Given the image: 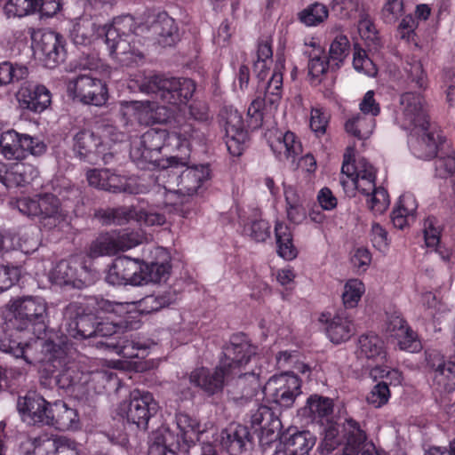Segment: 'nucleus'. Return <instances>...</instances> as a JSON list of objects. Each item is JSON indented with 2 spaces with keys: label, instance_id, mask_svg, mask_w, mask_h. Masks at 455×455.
<instances>
[{
  "label": "nucleus",
  "instance_id": "obj_47",
  "mask_svg": "<svg viewBox=\"0 0 455 455\" xmlns=\"http://www.w3.org/2000/svg\"><path fill=\"white\" fill-rule=\"evenodd\" d=\"M20 141L21 134L14 130L3 132L0 138V153L8 160H20L23 158Z\"/></svg>",
  "mask_w": 455,
  "mask_h": 455
},
{
  "label": "nucleus",
  "instance_id": "obj_14",
  "mask_svg": "<svg viewBox=\"0 0 455 455\" xmlns=\"http://www.w3.org/2000/svg\"><path fill=\"white\" fill-rule=\"evenodd\" d=\"M283 73L274 70L267 83L260 82L258 84V96L248 108V116L254 118L256 123L262 120L263 111L277 108L282 99Z\"/></svg>",
  "mask_w": 455,
  "mask_h": 455
},
{
  "label": "nucleus",
  "instance_id": "obj_43",
  "mask_svg": "<svg viewBox=\"0 0 455 455\" xmlns=\"http://www.w3.org/2000/svg\"><path fill=\"white\" fill-rule=\"evenodd\" d=\"M275 233L278 255L286 260L295 259L298 251L292 243V235L289 227L283 222H276Z\"/></svg>",
  "mask_w": 455,
  "mask_h": 455
},
{
  "label": "nucleus",
  "instance_id": "obj_15",
  "mask_svg": "<svg viewBox=\"0 0 455 455\" xmlns=\"http://www.w3.org/2000/svg\"><path fill=\"white\" fill-rule=\"evenodd\" d=\"M341 167L340 183L347 189L355 188L364 196H370L376 186V170L366 159H359L355 164H350L347 155Z\"/></svg>",
  "mask_w": 455,
  "mask_h": 455
},
{
  "label": "nucleus",
  "instance_id": "obj_21",
  "mask_svg": "<svg viewBox=\"0 0 455 455\" xmlns=\"http://www.w3.org/2000/svg\"><path fill=\"white\" fill-rule=\"evenodd\" d=\"M77 303H70L63 312L61 329L75 339L94 338L96 324L92 315H84Z\"/></svg>",
  "mask_w": 455,
  "mask_h": 455
},
{
  "label": "nucleus",
  "instance_id": "obj_49",
  "mask_svg": "<svg viewBox=\"0 0 455 455\" xmlns=\"http://www.w3.org/2000/svg\"><path fill=\"white\" fill-rule=\"evenodd\" d=\"M272 56L271 44L267 41L259 43L257 60L253 63V71L259 79V84L264 82L268 75L269 67L273 62Z\"/></svg>",
  "mask_w": 455,
  "mask_h": 455
},
{
  "label": "nucleus",
  "instance_id": "obj_63",
  "mask_svg": "<svg viewBox=\"0 0 455 455\" xmlns=\"http://www.w3.org/2000/svg\"><path fill=\"white\" fill-rule=\"evenodd\" d=\"M403 0H387L381 10V17L385 23H395L403 14Z\"/></svg>",
  "mask_w": 455,
  "mask_h": 455
},
{
  "label": "nucleus",
  "instance_id": "obj_36",
  "mask_svg": "<svg viewBox=\"0 0 455 455\" xmlns=\"http://www.w3.org/2000/svg\"><path fill=\"white\" fill-rule=\"evenodd\" d=\"M127 113L132 115L140 124L148 125L160 123L163 120L157 116V111L164 110V107H157L156 103L146 101H130L124 104Z\"/></svg>",
  "mask_w": 455,
  "mask_h": 455
},
{
  "label": "nucleus",
  "instance_id": "obj_4",
  "mask_svg": "<svg viewBox=\"0 0 455 455\" xmlns=\"http://www.w3.org/2000/svg\"><path fill=\"white\" fill-rule=\"evenodd\" d=\"M229 347H235L236 350H240L238 347H244V353L239 352L235 355V361L238 364V372L230 373L228 376L229 392L237 395V398H249L253 396L259 387V372L255 370H247V366L251 362L252 356L256 354V348L251 346L249 341L243 337L235 335L230 339Z\"/></svg>",
  "mask_w": 455,
  "mask_h": 455
},
{
  "label": "nucleus",
  "instance_id": "obj_44",
  "mask_svg": "<svg viewBox=\"0 0 455 455\" xmlns=\"http://www.w3.org/2000/svg\"><path fill=\"white\" fill-rule=\"evenodd\" d=\"M291 455H308L315 443V438L309 431H300L282 440Z\"/></svg>",
  "mask_w": 455,
  "mask_h": 455
},
{
  "label": "nucleus",
  "instance_id": "obj_34",
  "mask_svg": "<svg viewBox=\"0 0 455 455\" xmlns=\"http://www.w3.org/2000/svg\"><path fill=\"white\" fill-rule=\"evenodd\" d=\"M429 365L434 369V382L440 388L447 392L455 389V363L437 359V363L432 362V355L427 357Z\"/></svg>",
  "mask_w": 455,
  "mask_h": 455
},
{
  "label": "nucleus",
  "instance_id": "obj_59",
  "mask_svg": "<svg viewBox=\"0 0 455 455\" xmlns=\"http://www.w3.org/2000/svg\"><path fill=\"white\" fill-rule=\"evenodd\" d=\"M369 209L376 214L383 213L389 205L387 191L382 187H374L370 196H366Z\"/></svg>",
  "mask_w": 455,
  "mask_h": 455
},
{
  "label": "nucleus",
  "instance_id": "obj_20",
  "mask_svg": "<svg viewBox=\"0 0 455 455\" xmlns=\"http://www.w3.org/2000/svg\"><path fill=\"white\" fill-rule=\"evenodd\" d=\"M415 134L409 140L411 153L419 159L430 160L441 151L442 144L448 143L442 131L432 129L429 125L426 129L417 128Z\"/></svg>",
  "mask_w": 455,
  "mask_h": 455
},
{
  "label": "nucleus",
  "instance_id": "obj_2",
  "mask_svg": "<svg viewBox=\"0 0 455 455\" xmlns=\"http://www.w3.org/2000/svg\"><path fill=\"white\" fill-rule=\"evenodd\" d=\"M136 23L131 15L115 18L111 24L100 27L92 19H80L70 31L76 45H89L104 36L110 54L122 65L129 66L142 59L137 47L134 32Z\"/></svg>",
  "mask_w": 455,
  "mask_h": 455
},
{
  "label": "nucleus",
  "instance_id": "obj_26",
  "mask_svg": "<svg viewBox=\"0 0 455 455\" xmlns=\"http://www.w3.org/2000/svg\"><path fill=\"white\" fill-rule=\"evenodd\" d=\"M20 108L34 113H42L52 102V94L44 85L21 86L17 94Z\"/></svg>",
  "mask_w": 455,
  "mask_h": 455
},
{
  "label": "nucleus",
  "instance_id": "obj_24",
  "mask_svg": "<svg viewBox=\"0 0 455 455\" xmlns=\"http://www.w3.org/2000/svg\"><path fill=\"white\" fill-rule=\"evenodd\" d=\"M36 53L39 55L45 67L49 68H55L64 60L63 37L53 31L43 33L40 40L36 44Z\"/></svg>",
  "mask_w": 455,
  "mask_h": 455
},
{
  "label": "nucleus",
  "instance_id": "obj_27",
  "mask_svg": "<svg viewBox=\"0 0 455 455\" xmlns=\"http://www.w3.org/2000/svg\"><path fill=\"white\" fill-rule=\"evenodd\" d=\"M251 442L248 427L240 424H231L221 433V446L230 455L241 454Z\"/></svg>",
  "mask_w": 455,
  "mask_h": 455
},
{
  "label": "nucleus",
  "instance_id": "obj_57",
  "mask_svg": "<svg viewBox=\"0 0 455 455\" xmlns=\"http://www.w3.org/2000/svg\"><path fill=\"white\" fill-rule=\"evenodd\" d=\"M189 120L183 121L182 123H189L194 127H204L205 139L207 138L208 127L206 122L209 119L208 107L205 103L201 101H195L188 107ZM180 121H177L176 124Z\"/></svg>",
  "mask_w": 455,
  "mask_h": 455
},
{
  "label": "nucleus",
  "instance_id": "obj_9",
  "mask_svg": "<svg viewBox=\"0 0 455 455\" xmlns=\"http://www.w3.org/2000/svg\"><path fill=\"white\" fill-rule=\"evenodd\" d=\"M161 174L163 178L172 173L173 181H168V185L164 187L165 195V203L168 204H177L178 201L174 197L179 195L192 196L196 194L202 184L209 180L210 169L207 165H200L186 168L180 175L172 170L164 169Z\"/></svg>",
  "mask_w": 455,
  "mask_h": 455
},
{
  "label": "nucleus",
  "instance_id": "obj_61",
  "mask_svg": "<svg viewBox=\"0 0 455 455\" xmlns=\"http://www.w3.org/2000/svg\"><path fill=\"white\" fill-rule=\"evenodd\" d=\"M170 268L171 267L167 262H151L147 266L146 275L140 277V280L145 283H160L168 277Z\"/></svg>",
  "mask_w": 455,
  "mask_h": 455
},
{
  "label": "nucleus",
  "instance_id": "obj_28",
  "mask_svg": "<svg viewBox=\"0 0 455 455\" xmlns=\"http://www.w3.org/2000/svg\"><path fill=\"white\" fill-rule=\"evenodd\" d=\"M325 331L332 343L340 344L349 340L355 333V325L347 313L339 312L332 318L326 320Z\"/></svg>",
  "mask_w": 455,
  "mask_h": 455
},
{
  "label": "nucleus",
  "instance_id": "obj_54",
  "mask_svg": "<svg viewBox=\"0 0 455 455\" xmlns=\"http://www.w3.org/2000/svg\"><path fill=\"white\" fill-rule=\"evenodd\" d=\"M28 75L27 67L12 64L10 61L0 63V86L25 79Z\"/></svg>",
  "mask_w": 455,
  "mask_h": 455
},
{
  "label": "nucleus",
  "instance_id": "obj_10",
  "mask_svg": "<svg viewBox=\"0 0 455 455\" xmlns=\"http://www.w3.org/2000/svg\"><path fill=\"white\" fill-rule=\"evenodd\" d=\"M11 310L14 315L12 325L20 330H28L30 327L37 326V331L45 330L47 319V304L41 297H23L15 299L11 305ZM33 328V332L36 333Z\"/></svg>",
  "mask_w": 455,
  "mask_h": 455
},
{
  "label": "nucleus",
  "instance_id": "obj_56",
  "mask_svg": "<svg viewBox=\"0 0 455 455\" xmlns=\"http://www.w3.org/2000/svg\"><path fill=\"white\" fill-rule=\"evenodd\" d=\"M38 0H8L4 12L8 17H23L37 10Z\"/></svg>",
  "mask_w": 455,
  "mask_h": 455
},
{
  "label": "nucleus",
  "instance_id": "obj_48",
  "mask_svg": "<svg viewBox=\"0 0 455 455\" xmlns=\"http://www.w3.org/2000/svg\"><path fill=\"white\" fill-rule=\"evenodd\" d=\"M250 422L256 430H267L274 434V428H278L280 422L274 417L270 408L266 405H260L252 410L250 415Z\"/></svg>",
  "mask_w": 455,
  "mask_h": 455
},
{
  "label": "nucleus",
  "instance_id": "obj_58",
  "mask_svg": "<svg viewBox=\"0 0 455 455\" xmlns=\"http://www.w3.org/2000/svg\"><path fill=\"white\" fill-rule=\"evenodd\" d=\"M349 51L350 43L348 38L343 34H339L334 37L330 45V60L334 62L336 66H339L347 58Z\"/></svg>",
  "mask_w": 455,
  "mask_h": 455
},
{
  "label": "nucleus",
  "instance_id": "obj_35",
  "mask_svg": "<svg viewBox=\"0 0 455 455\" xmlns=\"http://www.w3.org/2000/svg\"><path fill=\"white\" fill-rule=\"evenodd\" d=\"M38 173L37 168L31 164L14 163L9 165L6 188L25 187L32 183L38 177Z\"/></svg>",
  "mask_w": 455,
  "mask_h": 455
},
{
  "label": "nucleus",
  "instance_id": "obj_6",
  "mask_svg": "<svg viewBox=\"0 0 455 455\" xmlns=\"http://www.w3.org/2000/svg\"><path fill=\"white\" fill-rule=\"evenodd\" d=\"M15 207L24 215L38 217L40 222L50 229L67 220V212L61 207L60 199L51 193L20 198L16 200Z\"/></svg>",
  "mask_w": 455,
  "mask_h": 455
},
{
  "label": "nucleus",
  "instance_id": "obj_22",
  "mask_svg": "<svg viewBox=\"0 0 455 455\" xmlns=\"http://www.w3.org/2000/svg\"><path fill=\"white\" fill-rule=\"evenodd\" d=\"M224 121L226 146L228 152L235 156L242 155L247 140L242 115L233 108H225L221 114Z\"/></svg>",
  "mask_w": 455,
  "mask_h": 455
},
{
  "label": "nucleus",
  "instance_id": "obj_41",
  "mask_svg": "<svg viewBox=\"0 0 455 455\" xmlns=\"http://www.w3.org/2000/svg\"><path fill=\"white\" fill-rule=\"evenodd\" d=\"M138 207L123 206L99 210L95 216L105 225H123L131 220H137Z\"/></svg>",
  "mask_w": 455,
  "mask_h": 455
},
{
  "label": "nucleus",
  "instance_id": "obj_50",
  "mask_svg": "<svg viewBox=\"0 0 455 455\" xmlns=\"http://www.w3.org/2000/svg\"><path fill=\"white\" fill-rule=\"evenodd\" d=\"M174 436L167 428L160 429L153 434L148 448V455H176L172 450Z\"/></svg>",
  "mask_w": 455,
  "mask_h": 455
},
{
  "label": "nucleus",
  "instance_id": "obj_3",
  "mask_svg": "<svg viewBox=\"0 0 455 455\" xmlns=\"http://www.w3.org/2000/svg\"><path fill=\"white\" fill-rule=\"evenodd\" d=\"M236 350L235 347H229V343L224 346L222 355L220 357L218 365L210 370L205 367L195 369L189 375V381L207 395H214L222 393L225 386L228 384L230 373L238 372V364L235 355L243 352V347ZM243 349H245L243 347Z\"/></svg>",
  "mask_w": 455,
  "mask_h": 455
},
{
  "label": "nucleus",
  "instance_id": "obj_1",
  "mask_svg": "<svg viewBox=\"0 0 455 455\" xmlns=\"http://www.w3.org/2000/svg\"><path fill=\"white\" fill-rule=\"evenodd\" d=\"M205 143L204 127L178 122L169 132L164 129H149L132 144L131 158L162 169L188 164L192 146Z\"/></svg>",
  "mask_w": 455,
  "mask_h": 455
},
{
  "label": "nucleus",
  "instance_id": "obj_55",
  "mask_svg": "<svg viewBox=\"0 0 455 455\" xmlns=\"http://www.w3.org/2000/svg\"><path fill=\"white\" fill-rule=\"evenodd\" d=\"M177 427L180 430L178 435L184 443L193 442L195 437L200 432L199 423L196 419L185 413H180L176 416Z\"/></svg>",
  "mask_w": 455,
  "mask_h": 455
},
{
  "label": "nucleus",
  "instance_id": "obj_52",
  "mask_svg": "<svg viewBox=\"0 0 455 455\" xmlns=\"http://www.w3.org/2000/svg\"><path fill=\"white\" fill-rule=\"evenodd\" d=\"M329 10L323 4L315 2L298 13L299 20L307 27H315L327 20Z\"/></svg>",
  "mask_w": 455,
  "mask_h": 455
},
{
  "label": "nucleus",
  "instance_id": "obj_39",
  "mask_svg": "<svg viewBox=\"0 0 455 455\" xmlns=\"http://www.w3.org/2000/svg\"><path fill=\"white\" fill-rule=\"evenodd\" d=\"M52 423H49L47 426H53L62 431L78 427L79 419L76 411L68 407L62 401L52 403Z\"/></svg>",
  "mask_w": 455,
  "mask_h": 455
},
{
  "label": "nucleus",
  "instance_id": "obj_53",
  "mask_svg": "<svg viewBox=\"0 0 455 455\" xmlns=\"http://www.w3.org/2000/svg\"><path fill=\"white\" fill-rule=\"evenodd\" d=\"M365 292V286L359 279H349L344 285L342 303L345 308H355Z\"/></svg>",
  "mask_w": 455,
  "mask_h": 455
},
{
  "label": "nucleus",
  "instance_id": "obj_60",
  "mask_svg": "<svg viewBox=\"0 0 455 455\" xmlns=\"http://www.w3.org/2000/svg\"><path fill=\"white\" fill-rule=\"evenodd\" d=\"M106 348L112 349L126 358L139 357L138 351L142 348L139 343L126 338H121L116 342H107Z\"/></svg>",
  "mask_w": 455,
  "mask_h": 455
},
{
  "label": "nucleus",
  "instance_id": "obj_11",
  "mask_svg": "<svg viewBox=\"0 0 455 455\" xmlns=\"http://www.w3.org/2000/svg\"><path fill=\"white\" fill-rule=\"evenodd\" d=\"M94 273L85 267L83 260L73 256L60 260L50 272V280L59 286L83 289L93 283Z\"/></svg>",
  "mask_w": 455,
  "mask_h": 455
},
{
  "label": "nucleus",
  "instance_id": "obj_51",
  "mask_svg": "<svg viewBox=\"0 0 455 455\" xmlns=\"http://www.w3.org/2000/svg\"><path fill=\"white\" fill-rule=\"evenodd\" d=\"M416 210L414 198L411 195L400 197L398 206L392 212L391 220L394 226L403 229L408 225V220Z\"/></svg>",
  "mask_w": 455,
  "mask_h": 455
},
{
  "label": "nucleus",
  "instance_id": "obj_33",
  "mask_svg": "<svg viewBox=\"0 0 455 455\" xmlns=\"http://www.w3.org/2000/svg\"><path fill=\"white\" fill-rule=\"evenodd\" d=\"M177 300V294L174 291L168 290L158 293L147 295L136 302H130L131 311L137 309L140 314H151L157 312L164 307H169Z\"/></svg>",
  "mask_w": 455,
  "mask_h": 455
},
{
  "label": "nucleus",
  "instance_id": "obj_8",
  "mask_svg": "<svg viewBox=\"0 0 455 455\" xmlns=\"http://www.w3.org/2000/svg\"><path fill=\"white\" fill-rule=\"evenodd\" d=\"M12 326V329L6 331L0 338V350L2 352L10 354L15 358L23 359L28 365L36 361L39 362L44 352L56 350L58 353H61L60 349H56V344L52 341L38 337L31 341L23 342L19 335L23 330L16 325Z\"/></svg>",
  "mask_w": 455,
  "mask_h": 455
},
{
  "label": "nucleus",
  "instance_id": "obj_37",
  "mask_svg": "<svg viewBox=\"0 0 455 455\" xmlns=\"http://www.w3.org/2000/svg\"><path fill=\"white\" fill-rule=\"evenodd\" d=\"M343 438L345 440L343 454L358 455L361 446L366 440L365 433L353 419H347L343 424Z\"/></svg>",
  "mask_w": 455,
  "mask_h": 455
},
{
  "label": "nucleus",
  "instance_id": "obj_19",
  "mask_svg": "<svg viewBox=\"0 0 455 455\" xmlns=\"http://www.w3.org/2000/svg\"><path fill=\"white\" fill-rule=\"evenodd\" d=\"M140 243V237L135 233L101 234L91 243L88 255L91 258L115 255L132 249Z\"/></svg>",
  "mask_w": 455,
  "mask_h": 455
},
{
  "label": "nucleus",
  "instance_id": "obj_17",
  "mask_svg": "<svg viewBox=\"0 0 455 455\" xmlns=\"http://www.w3.org/2000/svg\"><path fill=\"white\" fill-rule=\"evenodd\" d=\"M68 92L84 104L103 106L108 99L105 82L90 75H81L69 81Z\"/></svg>",
  "mask_w": 455,
  "mask_h": 455
},
{
  "label": "nucleus",
  "instance_id": "obj_7",
  "mask_svg": "<svg viewBox=\"0 0 455 455\" xmlns=\"http://www.w3.org/2000/svg\"><path fill=\"white\" fill-rule=\"evenodd\" d=\"M56 350L44 352L39 362L48 363V371L52 372L55 381L60 388L74 393L76 390L81 391L83 386L90 379L89 374L80 371L75 362H70L64 349L56 345Z\"/></svg>",
  "mask_w": 455,
  "mask_h": 455
},
{
  "label": "nucleus",
  "instance_id": "obj_23",
  "mask_svg": "<svg viewBox=\"0 0 455 455\" xmlns=\"http://www.w3.org/2000/svg\"><path fill=\"white\" fill-rule=\"evenodd\" d=\"M17 409L23 421L28 424L48 425L52 423V403L35 393L20 397Z\"/></svg>",
  "mask_w": 455,
  "mask_h": 455
},
{
  "label": "nucleus",
  "instance_id": "obj_25",
  "mask_svg": "<svg viewBox=\"0 0 455 455\" xmlns=\"http://www.w3.org/2000/svg\"><path fill=\"white\" fill-rule=\"evenodd\" d=\"M139 269V260L118 257L109 267L105 279L111 285L141 284L140 275H137Z\"/></svg>",
  "mask_w": 455,
  "mask_h": 455
},
{
  "label": "nucleus",
  "instance_id": "obj_46",
  "mask_svg": "<svg viewBox=\"0 0 455 455\" xmlns=\"http://www.w3.org/2000/svg\"><path fill=\"white\" fill-rule=\"evenodd\" d=\"M434 158L436 176L445 179L455 173V152L450 142L442 144L440 153Z\"/></svg>",
  "mask_w": 455,
  "mask_h": 455
},
{
  "label": "nucleus",
  "instance_id": "obj_29",
  "mask_svg": "<svg viewBox=\"0 0 455 455\" xmlns=\"http://www.w3.org/2000/svg\"><path fill=\"white\" fill-rule=\"evenodd\" d=\"M269 146L280 161H295L301 153L302 147L297 140L296 135L291 132H286L269 140Z\"/></svg>",
  "mask_w": 455,
  "mask_h": 455
},
{
  "label": "nucleus",
  "instance_id": "obj_18",
  "mask_svg": "<svg viewBox=\"0 0 455 455\" xmlns=\"http://www.w3.org/2000/svg\"><path fill=\"white\" fill-rule=\"evenodd\" d=\"M264 393L282 407H291L301 392V380L298 376L283 373L271 377L264 387Z\"/></svg>",
  "mask_w": 455,
  "mask_h": 455
},
{
  "label": "nucleus",
  "instance_id": "obj_42",
  "mask_svg": "<svg viewBox=\"0 0 455 455\" xmlns=\"http://www.w3.org/2000/svg\"><path fill=\"white\" fill-rule=\"evenodd\" d=\"M309 46L311 49L305 52L308 56V74L319 78L328 70L330 57L327 58L324 49L315 42L311 41Z\"/></svg>",
  "mask_w": 455,
  "mask_h": 455
},
{
  "label": "nucleus",
  "instance_id": "obj_30",
  "mask_svg": "<svg viewBox=\"0 0 455 455\" xmlns=\"http://www.w3.org/2000/svg\"><path fill=\"white\" fill-rule=\"evenodd\" d=\"M149 30L157 43L164 47L173 45L179 39L175 21L166 13H159L151 23Z\"/></svg>",
  "mask_w": 455,
  "mask_h": 455
},
{
  "label": "nucleus",
  "instance_id": "obj_45",
  "mask_svg": "<svg viewBox=\"0 0 455 455\" xmlns=\"http://www.w3.org/2000/svg\"><path fill=\"white\" fill-rule=\"evenodd\" d=\"M375 127V117L359 113L348 119L345 124L347 133L359 140L370 137Z\"/></svg>",
  "mask_w": 455,
  "mask_h": 455
},
{
  "label": "nucleus",
  "instance_id": "obj_13",
  "mask_svg": "<svg viewBox=\"0 0 455 455\" xmlns=\"http://www.w3.org/2000/svg\"><path fill=\"white\" fill-rule=\"evenodd\" d=\"M158 408L150 392L134 389L130 394V400L119 405L118 412L138 427L147 429L149 419L156 414Z\"/></svg>",
  "mask_w": 455,
  "mask_h": 455
},
{
  "label": "nucleus",
  "instance_id": "obj_40",
  "mask_svg": "<svg viewBox=\"0 0 455 455\" xmlns=\"http://www.w3.org/2000/svg\"><path fill=\"white\" fill-rule=\"evenodd\" d=\"M356 355L358 358H384L386 355L384 342L373 333L362 335L358 339Z\"/></svg>",
  "mask_w": 455,
  "mask_h": 455
},
{
  "label": "nucleus",
  "instance_id": "obj_64",
  "mask_svg": "<svg viewBox=\"0 0 455 455\" xmlns=\"http://www.w3.org/2000/svg\"><path fill=\"white\" fill-rule=\"evenodd\" d=\"M390 391L386 382L376 384L367 395L366 400L369 404L379 408L388 402Z\"/></svg>",
  "mask_w": 455,
  "mask_h": 455
},
{
  "label": "nucleus",
  "instance_id": "obj_38",
  "mask_svg": "<svg viewBox=\"0 0 455 455\" xmlns=\"http://www.w3.org/2000/svg\"><path fill=\"white\" fill-rule=\"evenodd\" d=\"M53 445V438L46 433L26 435L21 437L20 450L24 455H49Z\"/></svg>",
  "mask_w": 455,
  "mask_h": 455
},
{
  "label": "nucleus",
  "instance_id": "obj_5",
  "mask_svg": "<svg viewBox=\"0 0 455 455\" xmlns=\"http://www.w3.org/2000/svg\"><path fill=\"white\" fill-rule=\"evenodd\" d=\"M139 87L142 92L152 94L164 104L172 106L186 104L196 90L195 83L191 79L159 75L144 77Z\"/></svg>",
  "mask_w": 455,
  "mask_h": 455
},
{
  "label": "nucleus",
  "instance_id": "obj_12",
  "mask_svg": "<svg viewBox=\"0 0 455 455\" xmlns=\"http://www.w3.org/2000/svg\"><path fill=\"white\" fill-rule=\"evenodd\" d=\"M74 151L84 161L92 164L102 162L108 164L115 158V151L101 138L91 130H81L74 137Z\"/></svg>",
  "mask_w": 455,
  "mask_h": 455
},
{
  "label": "nucleus",
  "instance_id": "obj_32",
  "mask_svg": "<svg viewBox=\"0 0 455 455\" xmlns=\"http://www.w3.org/2000/svg\"><path fill=\"white\" fill-rule=\"evenodd\" d=\"M130 302H115L100 298L95 299L94 309L97 315H112L122 318L120 324H125V328L137 329L140 322L130 321L131 307Z\"/></svg>",
  "mask_w": 455,
  "mask_h": 455
},
{
  "label": "nucleus",
  "instance_id": "obj_62",
  "mask_svg": "<svg viewBox=\"0 0 455 455\" xmlns=\"http://www.w3.org/2000/svg\"><path fill=\"white\" fill-rule=\"evenodd\" d=\"M244 233L256 242H265L270 237V225L264 220H256L244 227Z\"/></svg>",
  "mask_w": 455,
  "mask_h": 455
},
{
  "label": "nucleus",
  "instance_id": "obj_31",
  "mask_svg": "<svg viewBox=\"0 0 455 455\" xmlns=\"http://www.w3.org/2000/svg\"><path fill=\"white\" fill-rule=\"evenodd\" d=\"M333 402L331 398L319 395H310L302 408V414L321 425L331 419Z\"/></svg>",
  "mask_w": 455,
  "mask_h": 455
},
{
  "label": "nucleus",
  "instance_id": "obj_16",
  "mask_svg": "<svg viewBox=\"0 0 455 455\" xmlns=\"http://www.w3.org/2000/svg\"><path fill=\"white\" fill-rule=\"evenodd\" d=\"M398 121L404 129L422 128L429 125L427 104L423 95L407 92L400 96Z\"/></svg>",
  "mask_w": 455,
  "mask_h": 455
}]
</instances>
